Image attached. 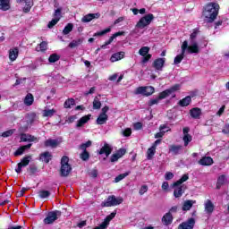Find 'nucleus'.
<instances>
[{
    "label": "nucleus",
    "instance_id": "nucleus-1",
    "mask_svg": "<svg viewBox=\"0 0 229 229\" xmlns=\"http://www.w3.org/2000/svg\"><path fill=\"white\" fill-rule=\"evenodd\" d=\"M187 180H189V174H184L178 181L173 183L174 198H182L183 196V193L187 191V185L182 183Z\"/></svg>",
    "mask_w": 229,
    "mask_h": 229
},
{
    "label": "nucleus",
    "instance_id": "nucleus-2",
    "mask_svg": "<svg viewBox=\"0 0 229 229\" xmlns=\"http://www.w3.org/2000/svg\"><path fill=\"white\" fill-rule=\"evenodd\" d=\"M196 37H198V30H194L193 32L191 34L190 38L191 41V45L189 46V42H187V40L183 41L182 45V55L187 52L190 54H198L199 53V47H198V43L194 42V40L196 39Z\"/></svg>",
    "mask_w": 229,
    "mask_h": 229
},
{
    "label": "nucleus",
    "instance_id": "nucleus-3",
    "mask_svg": "<svg viewBox=\"0 0 229 229\" xmlns=\"http://www.w3.org/2000/svg\"><path fill=\"white\" fill-rule=\"evenodd\" d=\"M219 13V4H208L204 11L203 16L207 22H214Z\"/></svg>",
    "mask_w": 229,
    "mask_h": 229
},
{
    "label": "nucleus",
    "instance_id": "nucleus-4",
    "mask_svg": "<svg viewBox=\"0 0 229 229\" xmlns=\"http://www.w3.org/2000/svg\"><path fill=\"white\" fill-rule=\"evenodd\" d=\"M72 171V166L69 164V157L64 156L61 158V168H60V176L62 178H67L71 172Z\"/></svg>",
    "mask_w": 229,
    "mask_h": 229
},
{
    "label": "nucleus",
    "instance_id": "nucleus-5",
    "mask_svg": "<svg viewBox=\"0 0 229 229\" xmlns=\"http://www.w3.org/2000/svg\"><path fill=\"white\" fill-rule=\"evenodd\" d=\"M123 201H124V199L122 197L116 198L114 195H111L101 203V207H117V205H121Z\"/></svg>",
    "mask_w": 229,
    "mask_h": 229
},
{
    "label": "nucleus",
    "instance_id": "nucleus-6",
    "mask_svg": "<svg viewBox=\"0 0 229 229\" xmlns=\"http://www.w3.org/2000/svg\"><path fill=\"white\" fill-rule=\"evenodd\" d=\"M62 216V211L55 210V211H49L47 214L46 218L43 220L44 225H53L55 221L58 219Z\"/></svg>",
    "mask_w": 229,
    "mask_h": 229
},
{
    "label": "nucleus",
    "instance_id": "nucleus-7",
    "mask_svg": "<svg viewBox=\"0 0 229 229\" xmlns=\"http://www.w3.org/2000/svg\"><path fill=\"white\" fill-rule=\"evenodd\" d=\"M155 19V16L152 13H148L145 16H143L136 24V28H139L140 30H144L146 26H149L151 24V21Z\"/></svg>",
    "mask_w": 229,
    "mask_h": 229
},
{
    "label": "nucleus",
    "instance_id": "nucleus-8",
    "mask_svg": "<svg viewBox=\"0 0 229 229\" xmlns=\"http://www.w3.org/2000/svg\"><path fill=\"white\" fill-rule=\"evenodd\" d=\"M134 94H141L146 98H149V96L155 94V88L153 86H140L136 89Z\"/></svg>",
    "mask_w": 229,
    "mask_h": 229
},
{
    "label": "nucleus",
    "instance_id": "nucleus-9",
    "mask_svg": "<svg viewBox=\"0 0 229 229\" xmlns=\"http://www.w3.org/2000/svg\"><path fill=\"white\" fill-rule=\"evenodd\" d=\"M181 87L182 86L180 84H174L170 89L160 92L158 97H157L159 101L162 100V99H165V98H169V96H171V94H174V92H176V91L180 90Z\"/></svg>",
    "mask_w": 229,
    "mask_h": 229
},
{
    "label": "nucleus",
    "instance_id": "nucleus-10",
    "mask_svg": "<svg viewBox=\"0 0 229 229\" xmlns=\"http://www.w3.org/2000/svg\"><path fill=\"white\" fill-rule=\"evenodd\" d=\"M115 216H117V211L112 212L110 215L106 216L104 221L99 225L96 226L93 229H107L108 225H110V221H112V219L115 217Z\"/></svg>",
    "mask_w": 229,
    "mask_h": 229
},
{
    "label": "nucleus",
    "instance_id": "nucleus-11",
    "mask_svg": "<svg viewBox=\"0 0 229 229\" xmlns=\"http://www.w3.org/2000/svg\"><path fill=\"white\" fill-rule=\"evenodd\" d=\"M164 65H165V59L164 58H157L152 63L153 69L157 72L164 71Z\"/></svg>",
    "mask_w": 229,
    "mask_h": 229
},
{
    "label": "nucleus",
    "instance_id": "nucleus-12",
    "mask_svg": "<svg viewBox=\"0 0 229 229\" xmlns=\"http://www.w3.org/2000/svg\"><path fill=\"white\" fill-rule=\"evenodd\" d=\"M194 225H196V220L191 217L188 219L187 222H182L178 225V229H192L194 228Z\"/></svg>",
    "mask_w": 229,
    "mask_h": 229
},
{
    "label": "nucleus",
    "instance_id": "nucleus-13",
    "mask_svg": "<svg viewBox=\"0 0 229 229\" xmlns=\"http://www.w3.org/2000/svg\"><path fill=\"white\" fill-rule=\"evenodd\" d=\"M126 155V148H120L116 153L113 154L110 157V162H117L119 158H123Z\"/></svg>",
    "mask_w": 229,
    "mask_h": 229
},
{
    "label": "nucleus",
    "instance_id": "nucleus-14",
    "mask_svg": "<svg viewBox=\"0 0 229 229\" xmlns=\"http://www.w3.org/2000/svg\"><path fill=\"white\" fill-rule=\"evenodd\" d=\"M113 149L114 148H112V146H110V144L105 143L104 146L98 151V155H106V157H110V155H112Z\"/></svg>",
    "mask_w": 229,
    "mask_h": 229
},
{
    "label": "nucleus",
    "instance_id": "nucleus-15",
    "mask_svg": "<svg viewBox=\"0 0 229 229\" xmlns=\"http://www.w3.org/2000/svg\"><path fill=\"white\" fill-rule=\"evenodd\" d=\"M21 142H37L38 139L37 137L31 135V134H26L22 132L20 135Z\"/></svg>",
    "mask_w": 229,
    "mask_h": 229
},
{
    "label": "nucleus",
    "instance_id": "nucleus-16",
    "mask_svg": "<svg viewBox=\"0 0 229 229\" xmlns=\"http://www.w3.org/2000/svg\"><path fill=\"white\" fill-rule=\"evenodd\" d=\"M169 153H172V155H180L182 151L183 150V146L182 145H174L172 144L168 147Z\"/></svg>",
    "mask_w": 229,
    "mask_h": 229
},
{
    "label": "nucleus",
    "instance_id": "nucleus-17",
    "mask_svg": "<svg viewBox=\"0 0 229 229\" xmlns=\"http://www.w3.org/2000/svg\"><path fill=\"white\" fill-rule=\"evenodd\" d=\"M39 160L45 164H49L53 160V155L49 151H45L39 155Z\"/></svg>",
    "mask_w": 229,
    "mask_h": 229
},
{
    "label": "nucleus",
    "instance_id": "nucleus-18",
    "mask_svg": "<svg viewBox=\"0 0 229 229\" xmlns=\"http://www.w3.org/2000/svg\"><path fill=\"white\" fill-rule=\"evenodd\" d=\"M173 214H171V212H167L163 216L161 221L165 226H169V225L173 224Z\"/></svg>",
    "mask_w": 229,
    "mask_h": 229
},
{
    "label": "nucleus",
    "instance_id": "nucleus-19",
    "mask_svg": "<svg viewBox=\"0 0 229 229\" xmlns=\"http://www.w3.org/2000/svg\"><path fill=\"white\" fill-rule=\"evenodd\" d=\"M59 145H60V142H58L57 140H53V139H48L44 142L45 148H52V149L58 148Z\"/></svg>",
    "mask_w": 229,
    "mask_h": 229
},
{
    "label": "nucleus",
    "instance_id": "nucleus-20",
    "mask_svg": "<svg viewBox=\"0 0 229 229\" xmlns=\"http://www.w3.org/2000/svg\"><path fill=\"white\" fill-rule=\"evenodd\" d=\"M31 146H33V144L29 143L27 145H23L21 146L20 148H17V150L14 152V157H21V155L24 154V151H26L27 149H30Z\"/></svg>",
    "mask_w": 229,
    "mask_h": 229
},
{
    "label": "nucleus",
    "instance_id": "nucleus-21",
    "mask_svg": "<svg viewBox=\"0 0 229 229\" xmlns=\"http://www.w3.org/2000/svg\"><path fill=\"white\" fill-rule=\"evenodd\" d=\"M190 115L191 119H200L201 117V108L193 107L190 110Z\"/></svg>",
    "mask_w": 229,
    "mask_h": 229
},
{
    "label": "nucleus",
    "instance_id": "nucleus-22",
    "mask_svg": "<svg viewBox=\"0 0 229 229\" xmlns=\"http://www.w3.org/2000/svg\"><path fill=\"white\" fill-rule=\"evenodd\" d=\"M198 164H199V165H212L214 159L211 157L205 156L199 160Z\"/></svg>",
    "mask_w": 229,
    "mask_h": 229
},
{
    "label": "nucleus",
    "instance_id": "nucleus-23",
    "mask_svg": "<svg viewBox=\"0 0 229 229\" xmlns=\"http://www.w3.org/2000/svg\"><path fill=\"white\" fill-rule=\"evenodd\" d=\"M90 114L84 115L81 119L78 120L76 128H81L83 125L87 124L89 121H90Z\"/></svg>",
    "mask_w": 229,
    "mask_h": 229
},
{
    "label": "nucleus",
    "instance_id": "nucleus-24",
    "mask_svg": "<svg viewBox=\"0 0 229 229\" xmlns=\"http://www.w3.org/2000/svg\"><path fill=\"white\" fill-rule=\"evenodd\" d=\"M93 19H99V13H89L82 17L81 22H90Z\"/></svg>",
    "mask_w": 229,
    "mask_h": 229
},
{
    "label": "nucleus",
    "instance_id": "nucleus-25",
    "mask_svg": "<svg viewBox=\"0 0 229 229\" xmlns=\"http://www.w3.org/2000/svg\"><path fill=\"white\" fill-rule=\"evenodd\" d=\"M34 101H35V97H33V94L28 93L25 96L23 103H24V105H26V106H31V105H33Z\"/></svg>",
    "mask_w": 229,
    "mask_h": 229
},
{
    "label": "nucleus",
    "instance_id": "nucleus-26",
    "mask_svg": "<svg viewBox=\"0 0 229 229\" xmlns=\"http://www.w3.org/2000/svg\"><path fill=\"white\" fill-rule=\"evenodd\" d=\"M192 103V98L191 96H187L184 98L179 100V106H189Z\"/></svg>",
    "mask_w": 229,
    "mask_h": 229
},
{
    "label": "nucleus",
    "instance_id": "nucleus-27",
    "mask_svg": "<svg viewBox=\"0 0 229 229\" xmlns=\"http://www.w3.org/2000/svg\"><path fill=\"white\" fill-rule=\"evenodd\" d=\"M196 203V200H185L182 204L183 212H187L192 208V205Z\"/></svg>",
    "mask_w": 229,
    "mask_h": 229
},
{
    "label": "nucleus",
    "instance_id": "nucleus-28",
    "mask_svg": "<svg viewBox=\"0 0 229 229\" xmlns=\"http://www.w3.org/2000/svg\"><path fill=\"white\" fill-rule=\"evenodd\" d=\"M214 203H212V200L208 199L207 202L205 203V210L207 212V214H212V212H214Z\"/></svg>",
    "mask_w": 229,
    "mask_h": 229
},
{
    "label": "nucleus",
    "instance_id": "nucleus-29",
    "mask_svg": "<svg viewBox=\"0 0 229 229\" xmlns=\"http://www.w3.org/2000/svg\"><path fill=\"white\" fill-rule=\"evenodd\" d=\"M124 35V31H119L112 35L110 38L105 43V46H110L114 42V38H117V37H123Z\"/></svg>",
    "mask_w": 229,
    "mask_h": 229
},
{
    "label": "nucleus",
    "instance_id": "nucleus-30",
    "mask_svg": "<svg viewBox=\"0 0 229 229\" xmlns=\"http://www.w3.org/2000/svg\"><path fill=\"white\" fill-rule=\"evenodd\" d=\"M76 106V100L74 98H71L64 101V108H72V106Z\"/></svg>",
    "mask_w": 229,
    "mask_h": 229
},
{
    "label": "nucleus",
    "instance_id": "nucleus-31",
    "mask_svg": "<svg viewBox=\"0 0 229 229\" xmlns=\"http://www.w3.org/2000/svg\"><path fill=\"white\" fill-rule=\"evenodd\" d=\"M108 121V114H99L97 118V124H106V122Z\"/></svg>",
    "mask_w": 229,
    "mask_h": 229
},
{
    "label": "nucleus",
    "instance_id": "nucleus-32",
    "mask_svg": "<svg viewBox=\"0 0 229 229\" xmlns=\"http://www.w3.org/2000/svg\"><path fill=\"white\" fill-rule=\"evenodd\" d=\"M226 182V175L222 174L217 178L216 181V189H221V187H223V185Z\"/></svg>",
    "mask_w": 229,
    "mask_h": 229
},
{
    "label": "nucleus",
    "instance_id": "nucleus-33",
    "mask_svg": "<svg viewBox=\"0 0 229 229\" xmlns=\"http://www.w3.org/2000/svg\"><path fill=\"white\" fill-rule=\"evenodd\" d=\"M10 8V0H0V10L7 12Z\"/></svg>",
    "mask_w": 229,
    "mask_h": 229
},
{
    "label": "nucleus",
    "instance_id": "nucleus-34",
    "mask_svg": "<svg viewBox=\"0 0 229 229\" xmlns=\"http://www.w3.org/2000/svg\"><path fill=\"white\" fill-rule=\"evenodd\" d=\"M47 50V42L43 41L36 47V51L44 53Z\"/></svg>",
    "mask_w": 229,
    "mask_h": 229
},
{
    "label": "nucleus",
    "instance_id": "nucleus-35",
    "mask_svg": "<svg viewBox=\"0 0 229 229\" xmlns=\"http://www.w3.org/2000/svg\"><path fill=\"white\" fill-rule=\"evenodd\" d=\"M155 153H157V149L153 147H150L147 150V160H153V157H155Z\"/></svg>",
    "mask_w": 229,
    "mask_h": 229
},
{
    "label": "nucleus",
    "instance_id": "nucleus-36",
    "mask_svg": "<svg viewBox=\"0 0 229 229\" xmlns=\"http://www.w3.org/2000/svg\"><path fill=\"white\" fill-rule=\"evenodd\" d=\"M82 43H83V39L82 38L73 39L69 44V47H71V49H74V47H78V46H81Z\"/></svg>",
    "mask_w": 229,
    "mask_h": 229
},
{
    "label": "nucleus",
    "instance_id": "nucleus-37",
    "mask_svg": "<svg viewBox=\"0 0 229 229\" xmlns=\"http://www.w3.org/2000/svg\"><path fill=\"white\" fill-rule=\"evenodd\" d=\"M55 114H56V111L55 108L43 110V117H53Z\"/></svg>",
    "mask_w": 229,
    "mask_h": 229
},
{
    "label": "nucleus",
    "instance_id": "nucleus-38",
    "mask_svg": "<svg viewBox=\"0 0 229 229\" xmlns=\"http://www.w3.org/2000/svg\"><path fill=\"white\" fill-rule=\"evenodd\" d=\"M24 3L26 4V7L23 8V12L25 13H28L30 10H31V7L33 6V0H24Z\"/></svg>",
    "mask_w": 229,
    "mask_h": 229
},
{
    "label": "nucleus",
    "instance_id": "nucleus-39",
    "mask_svg": "<svg viewBox=\"0 0 229 229\" xmlns=\"http://www.w3.org/2000/svg\"><path fill=\"white\" fill-rule=\"evenodd\" d=\"M126 176H130V172H125L123 174H120L118 176L114 178V183H119L122 180H124Z\"/></svg>",
    "mask_w": 229,
    "mask_h": 229
},
{
    "label": "nucleus",
    "instance_id": "nucleus-40",
    "mask_svg": "<svg viewBox=\"0 0 229 229\" xmlns=\"http://www.w3.org/2000/svg\"><path fill=\"white\" fill-rule=\"evenodd\" d=\"M30 160H31V156H26L19 164L21 165L22 167H26L27 165H30Z\"/></svg>",
    "mask_w": 229,
    "mask_h": 229
},
{
    "label": "nucleus",
    "instance_id": "nucleus-41",
    "mask_svg": "<svg viewBox=\"0 0 229 229\" xmlns=\"http://www.w3.org/2000/svg\"><path fill=\"white\" fill-rule=\"evenodd\" d=\"M19 56V48L14 47L9 50V58H17Z\"/></svg>",
    "mask_w": 229,
    "mask_h": 229
},
{
    "label": "nucleus",
    "instance_id": "nucleus-42",
    "mask_svg": "<svg viewBox=\"0 0 229 229\" xmlns=\"http://www.w3.org/2000/svg\"><path fill=\"white\" fill-rule=\"evenodd\" d=\"M182 140L184 142V147L187 148V146H189V143L192 142V135L191 134L183 135Z\"/></svg>",
    "mask_w": 229,
    "mask_h": 229
},
{
    "label": "nucleus",
    "instance_id": "nucleus-43",
    "mask_svg": "<svg viewBox=\"0 0 229 229\" xmlns=\"http://www.w3.org/2000/svg\"><path fill=\"white\" fill-rule=\"evenodd\" d=\"M38 196L44 199L46 198H49V196H51V192L49 191L42 190L38 191Z\"/></svg>",
    "mask_w": 229,
    "mask_h": 229
},
{
    "label": "nucleus",
    "instance_id": "nucleus-44",
    "mask_svg": "<svg viewBox=\"0 0 229 229\" xmlns=\"http://www.w3.org/2000/svg\"><path fill=\"white\" fill-rule=\"evenodd\" d=\"M80 158H81L83 162H87V160L90 158V153H89L87 150H82V153L80 155Z\"/></svg>",
    "mask_w": 229,
    "mask_h": 229
},
{
    "label": "nucleus",
    "instance_id": "nucleus-45",
    "mask_svg": "<svg viewBox=\"0 0 229 229\" xmlns=\"http://www.w3.org/2000/svg\"><path fill=\"white\" fill-rule=\"evenodd\" d=\"M72 28H74L72 23H68L63 30L64 35H69L72 31Z\"/></svg>",
    "mask_w": 229,
    "mask_h": 229
},
{
    "label": "nucleus",
    "instance_id": "nucleus-46",
    "mask_svg": "<svg viewBox=\"0 0 229 229\" xmlns=\"http://www.w3.org/2000/svg\"><path fill=\"white\" fill-rule=\"evenodd\" d=\"M90 146H92V141L88 140L86 143H81L79 149H81V151H87V148H90Z\"/></svg>",
    "mask_w": 229,
    "mask_h": 229
},
{
    "label": "nucleus",
    "instance_id": "nucleus-47",
    "mask_svg": "<svg viewBox=\"0 0 229 229\" xmlns=\"http://www.w3.org/2000/svg\"><path fill=\"white\" fill-rule=\"evenodd\" d=\"M13 133H15V129H11V130L4 131L1 135V137H3L4 139H6L8 137H12L13 135Z\"/></svg>",
    "mask_w": 229,
    "mask_h": 229
},
{
    "label": "nucleus",
    "instance_id": "nucleus-48",
    "mask_svg": "<svg viewBox=\"0 0 229 229\" xmlns=\"http://www.w3.org/2000/svg\"><path fill=\"white\" fill-rule=\"evenodd\" d=\"M93 108L94 110H99V108H101V101H99L98 97H96L93 100Z\"/></svg>",
    "mask_w": 229,
    "mask_h": 229
},
{
    "label": "nucleus",
    "instance_id": "nucleus-49",
    "mask_svg": "<svg viewBox=\"0 0 229 229\" xmlns=\"http://www.w3.org/2000/svg\"><path fill=\"white\" fill-rule=\"evenodd\" d=\"M110 31H112V28L109 27L104 30L95 33L94 37H103V35H106V33H110Z\"/></svg>",
    "mask_w": 229,
    "mask_h": 229
},
{
    "label": "nucleus",
    "instance_id": "nucleus-50",
    "mask_svg": "<svg viewBox=\"0 0 229 229\" xmlns=\"http://www.w3.org/2000/svg\"><path fill=\"white\" fill-rule=\"evenodd\" d=\"M38 167H37V165H30L29 168H28V173L29 174H30V176H33V174H35L36 173H38Z\"/></svg>",
    "mask_w": 229,
    "mask_h": 229
},
{
    "label": "nucleus",
    "instance_id": "nucleus-51",
    "mask_svg": "<svg viewBox=\"0 0 229 229\" xmlns=\"http://www.w3.org/2000/svg\"><path fill=\"white\" fill-rule=\"evenodd\" d=\"M149 53V47H143L139 50V54L140 56H146Z\"/></svg>",
    "mask_w": 229,
    "mask_h": 229
},
{
    "label": "nucleus",
    "instance_id": "nucleus-52",
    "mask_svg": "<svg viewBox=\"0 0 229 229\" xmlns=\"http://www.w3.org/2000/svg\"><path fill=\"white\" fill-rule=\"evenodd\" d=\"M59 21H60L59 18H54L51 21L48 22L47 28L51 29L54 26H56Z\"/></svg>",
    "mask_w": 229,
    "mask_h": 229
},
{
    "label": "nucleus",
    "instance_id": "nucleus-53",
    "mask_svg": "<svg viewBox=\"0 0 229 229\" xmlns=\"http://www.w3.org/2000/svg\"><path fill=\"white\" fill-rule=\"evenodd\" d=\"M148 185L144 184L140 187V191H139V194L140 196H144V194H146V192H148Z\"/></svg>",
    "mask_w": 229,
    "mask_h": 229
},
{
    "label": "nucleus",
    "instance_id": "nucleus-54",
    "mask_svg": "<svg viewBox=\"0 0 229 229\" xmlns=\"http://www.w3.org/2000/svg\"><path fill=\"white\" fill-rule=\"evenodd\" d=\"M158 101H160V99H158V97L157 98H152L148 102V106H153V105H157Z\"/></svg>",
    "mask_w": 229,
    "mask_h": 229
},
{
    "label": "nucleus",
    "instance_id": "nucleus-55",
    "mask_svg": "<svg viewBox=\"0 0 229 229\" xmlns=\"http://www.w3.org/2000/svg\"><path fill=\"white\" fill-rule=\"evenodd\" d=\"M55 19H59L62 17V9H56L54 13Z\"/></svg>",
    "mask_w": 229,
    "mask_h": 229
},
{
    "label": "nucleus",
    "instance_id": "nucleus-56",
    "mask_svg": "<svg viewBox=\"0 0 229 229\" xmlns=\"http://www.w3.org/2000/svg\"><path fill=\"white\" fill-rule=\"evenodd\" d=\"M111 58H124V52H117L114 54Z\"/></svg>",
    "mask_w": 229,
    "mask_h": 229
},
{
    "label": "nucleus",
    "instance_id": "nucleus-57",
    "mask_svg": "<svg viewBox=\"0 0 229 229\" xmlns=\"http://www.w3.org/2000/svg\"><path fill=\"white\" fill-rule=\"evenodd\" d=\"M174 178V174L172 172H166L165 174V180H173Z\"/></svg>",
    "mask_w": 229,
    "mask_h": 229
},
{
    "label": "nucleus",
    "instance_id": "nucleus-58",
    "mask_svg": "<svg viewBox=\"0 0 229 229\" xmlns=\"http://www.w3.org/2000/svg\"><path fill=\"white\" fill-rule=\"evenodd\" d=\"M222 133H225V135H228V133H229V123L225 124L224 129L222 130Z\"/></svg>",
    "mask_w": 229,
    "mask_h": 229
},
{
    "label": "nucleus",
    "instance_id": "nucleus-59",
    "mask_svg": "<svg viewBox=\"0 0 229 229\" xmlns=\"http://www.w3.org/2000/svg\"><path fill=\"white\" fill-rule=\"evenodd\" d=\"M134 130H142V123L137 122L133 124Z\"/></svg>",
    "mask_w": 229,
    "mask_h": 229
},
{
    "label": "nucleus",
    "instance_id": "nucleus-60",
    "mask_svg": "<svg viewBox=\"0 0 229 229\" xmlns=\"http://www.w3.org/2000/svg\"><path fill=\"white\" fill-rule=\"evenodd\" d=\"M131 135V129L127 128L123 131V137H130Z\"/></svg>",
    "mask_w": 229,
    "mask_h": 229
},
{
    "label": "nucleus",
    "instance_id": "nucleus-61",
    "mask_svg": "<svg viewBox=\"0 0 229 229\" xmlns=\"http://www.w3.org/2000/svg\"><path fill=\"white\" fill-rule=\"evenodd\" d=\"M89 176L91 178H98V170L97 169H93L90 173H89Z\"/></svg>",
    "mask_w": 229,
    "mask_h": 229
},
{
    "label": "nucleus",
    "instance_id": "nucleus-62",
    "mask_svg": "<svg viewBox=\"0 0 229 229\" xmlns=\"http://www.w3.org/2000/svg\"><path fill=\"white\" fill-rule=\"evenodd\" d=\"M108 110H110V107H108V106H105L102 108V112L100 113V114L102 115H107L106 113L108 112Z\"/></svg>",
    "mask_w": 229,
    "mask_h": 229
},
{
    "label": "nucleus",
    "instance_id": "nucleus-63",
    "mask_svg": "<svg viewBox=\"0 0 229 229\" xmlns=\"http://www.w3.org/2000/svg\"><path fill=\"white\" fill-rule=\"evenodd\" d=\"M26 191H28V188H22L21 191L18 192V198H22L24 196Z\"/></svg>",
    "mask_w": 229,
    "mask_h": 229
},
{
    "label": "nucleus",
    "instance_id": "nucleus-64",
    "mask_svg": "<svg viewBox=\"0 0 229 229\" xmlns=\"http://www.w3.org/2000/svg\"><path fill=\"white\" fill-rule=\"evenodd\" d=\"M96 92V87H91L89 91H86L84 95L89 96V94H94Z\"/></svg>",
    "mask_w": 229,
    "mask_h": 229
}]
</instances>
